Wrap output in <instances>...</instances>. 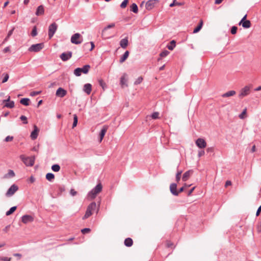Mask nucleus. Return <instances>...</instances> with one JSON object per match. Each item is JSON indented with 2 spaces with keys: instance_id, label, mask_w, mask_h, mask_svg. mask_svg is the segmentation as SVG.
<instances>
[{
  "instance_id": "nucleus-1",
  "label": "nucleus",
  "mask_w": 261,
  "mask_h": 261,
  "mask_svg": "<svg viewBox=\"0 0 261 261\" xmlns=\"http://www.w3.org/2000/svg\"><path fill=\"white\" fill-rule=\"evenodd\" d=\"M102 185L101 184H97L91 191L88 193V196L91 199H94L97 195L102 190Z\"/></svg>"
},
{
  "instance_id": "nucleus-2",
  "label": "nucleus",
  "mask_w": 261,
  "mask_h": 261,
  "mask_svg": "<svg viewBox=\"0 0 261 261\" xmlns=\"http://www.w3.org/2000/svg\"><path fill=\"white\" fill-rule=\"evenodd\" d=\"M96 204L95 202L91 203L87 207L85 215L83 219L85 220L89 218L93 214V212L96 209Z\"/></svg>"
},
{
  "instance_id": "nucleus-3",
  "label": "nucleus",
  "mask_w": 261,
  "mask_h": 261,
  "mask_svg": "<svg viewBox=\"0 0 261 261\" xmlns=\"http://www.w3.org/2000/svg\"><path fill=\"white\" fill-rule=\"evenodd\" d=\"M90 68V66L89 65H85L82 68H76L74 70V74L77 76H80L82 73L87 74L89 72Z\"/></svg>"
},
{
  "instance_id": "nucleus-4",
  "label": "nucleus",
  "mask_w": 261,
  "mask_h": 261,
  "mask_svg": "<svg viewBox=\"0 0 261 261\" xmlns=\"http://www.w3.org/2000/svg\"><path fill=\"white\" fill-rule=\"evenodd\" d=\"M20 158L28 166H32L34 164L35 156L25 157L24 155H21Z\"/></svg>"
},
{
  "instance_id": "nucleus-5",
  "label": "nucleus",
  "mask_w": 261,
  "mask_h": 261,
  "mask_svg": "<svg viewBox=\"0 0 261 261\" xmlns=\"http://www.w3.org/2000/svg\"><path fill=\"white\" fill-rule=\"evenodd\" d=\"M71 42L74 44H80L83 42V37L80 33H75L71 36Z\"/></svg>"
},
{
  "instance_id": "nucleus-6",
  "label": "nucleus",
  "mask_w": 261,
  "mask_h": 261,
  "mask_svg": "<svg viewBox=\"0 0 261 261\" xmlns=\"http://www.w3.org/2000/svg\"><path fill=\"white\" fill-rule=\"evenodd\" d=\"M44 47V43H40L32 45L29 48V51L31 52H38Z\"/></svg>"
},
{
  "instance_id": "nucleus-7",
  "label": "nucleus",
  "mask_w": 261,
  "mask_h": 261,
  "mask_svg": "<svg viewBox=\"0 0 261 261\" xmlns=\"http://www.w3.org/2000/svg\"><path fill=\"white\" fill-rule=\"evenodd\" d=\"M251 87L249 86H246L244 88H243L240 92V94H239V97L240 98H242L245 96L249 95L250 92Z\"/></svg>"
},
{
  "instance_id": "nucleus-8",
  "label": "nucleus",
  "mask_w": 261,
  "mask_h": 261,
  "mask_svg": "<svg viewBox=\"0 0 261 261\" xmlns=\"http://www.w3.org/2000/svg\"><path fill=\"white\" fill-rule=\"evenodd\" d=\"M58 28V25L55 22L52 23L48 28V37L50 39L56 33Z\"/></svg>"
},
{
  "instance_id": "nucleus-9",
  "label": "nucleus",
  "mask_w": 261,
  "mask_h": 261,
  "mask_svg": "<svg viewBox=\"0 0 261 261\" xmlns=\"http://www.w3.org/2000/svg\"><path fill=\"white\" fill-rule=\"evenodd\" d=\"M18 190V186L15 184H13L8 190L7 192L6 193V196L7 197L12 196Z\"/></svg>"
},
{
  "instance_id": "nucleus-10",
  "label": "nucleus",
  "mask_w": 261,
  "mask_h": 261,
  "mask_svg": "<svg viewBox=\"0 0 261 261\" xmlns=\"http://www.w3.org/2000/svg\"><path fill=\"white\" fill-rule=\"evenodd\" d=\"M196 146L200 149H203L206 146V141L202 138H198L195 141Z\"/></svg>"
},
{
  "instance_id": "nucleus-11",
  "label": "nucleus",
  "mask_w": 261,
  "mask_h": 261,
  "mask_svg": "<svg viewBox=\"0 0 261 261\" xmlns=\"http://www.w3.org/2000/svg\"><path fill=\"white\" fill-rule=\"evenodd\" d=\"M72 52L71 51H68L66 53H63L60 55V58L62 59L63 61H66L70 59L72 57Z\"/></svg>"
},
{
  "instance_id": "nucleus-12",
  "label": "nucleus",
  "mask_w": 261,
  "mask_h": 261,
  "mask_svg": "<svg viewBox=\"0 0 261 261\" xmlns=\"http://www.w3.org/2000/svg\"><path fill=\"white\" fill-rule=\"evenodd\" d=\"M21 221L23 223L27 224L29 222H33L34 218L31 215H25L21 217Z\"/></svg>"
},
{
  "instance_id": "nucleus-13",
  "label": "nucleus",
  "mask_w": 261,
  "mask_h": 261,
  "mask_svg": "<svg viewBox=\"0 0 261 261\" xmlns=\"http://www.w3.org/2000/svg\"><path fill=\"white\" fill-rule=\"evenodd\" d=\"M67 94L66 90H64L62 88H59L56 93L57 96L60 97H63Z\"/></svg>"
},
{
  "instance_id": "nucleus-14",
  "label": "nucleus",
  "mask_w": 261,
  "mask_h": 261,
  "mask_svg": "<svg viewBox=\"0 0 261 261\" xmlns=\"http://www.w3.org/2000/svg\"><path fill=\"white\" fill-rule=\"evenodd\" d=\"M177 185L176 184H171L170 186V190L171 193L175 196H177L179 194V192L176 190Z\"/></svg>"
},
{
  "instance_id": "nucleus-15",
  "label": "nucleus",
  "mask_w": 261,
  "mask_h": 261,
  "mask_svg": "<svg viewBox=\"0 0 261 261\" xmlns=\"http://www.w3.org/2000/svg\"><path fill=\"white\" fill-rule=\"evenodd\" d=\"M127 74L126 73H124L120 79V85L123 88L124 87H127Z\"/></svg>"
},
{
  "instance_id": "nucleus-16",
  "label": "nucleus",
  "mask_w": 261,
  "mask_h": 261,
  "mask_svg": "<svg viewBox=\"0 0 261 261\" xmlns=\"http://www.w3.org/2000/svg\"><path fill=\"white\" fill-rule=\"evenodd\" d=\"M156 0H149L146 3V8L147 10L152 9L156 3Z\"/></svg>"
},
{
  "instance_id": "nucleus-17",
  "label": "nucleus",
  "mask_w": 261,
  "mask_h": 261,
  "mask_svg": "<svg viewBox=\"0 0 261 261\" xmlns=\"http://www.w3.org/2000/svg\"><path fill=\"white\" fill-rule=\"evenodd\" d=\"M34 130L31 134V138L32 140H35L37 138L39 132L36 125H34Z\"/></svg>"
},
{
  "instance_id": "nucleus-18",
  "label": "nucleus",
  "mask_w": 261,
  "mask_h": 261,
  "mask_svg": "<svg viewBox=\"0 0 261 261\" xmlns=\"http://www.w3.org/2000/svg\"><path fill=\"white\" fill-rule=\"evenodd\" d=\"M108 126H103L99 134V142H101L107 131Z\"/></svg>"
},
{
  "instance_id": "nucleus-19",
  "label": "nucleus",
  "mask_w": 261,
  "mask_h": 261,
  "mask_svg": "<svg viewBox=\"0 0 261 261\" xmlns=\"http://www.w3.org/2000/svg\"><path fill=\"white\" fill-rule=\"evenodd\" d=\"M83 90L88 95L90 94L92 90V85L89 83L85 84L84 86Z\"/></svg>"
},
{
  "instance_id": "nucleus-20",
  "label": "nucleus",
  "mask_w": 261,
  "mask_h": 261,
  "mask_svg": "<svg viewBox=\"0 0 261 261\" xmlns=\"http://www.w3.org/2000/svg\"><path fill=\"white\" fill-rule=\"evenodd\" d=\"M128 44V38L125 37L121 39L120 41V45L122 48H126Z\"/></svg>"
},
{
  "instance_id": "nucleus-21",
  "label": "nucleus",
  "mask_w": 261,
  "mask_h": 261,
  "mask_svg": "<svg viewBox=\"0 0 261 261\" xmlns=\"http://www.w3.org/2000/svg\"><path fill=\"white\" fill-rule=\"evenodd\" d=\"M193 173V171L191 170H188L186 171L182 176V179L184 181H186L190 177V176Z\"/></svg>"
},
{
  "instance_id": "nucleus-22",
  "label": "nucleus",
  "mask_w": 261,
  "mask_h": 261,
  "mask_svg": "<svg viewBox=\"0 0 261 261\" xmlns=\"http://www.w3.org/2000/svg\"><path fill=\"white\" fill-rule=\"evenodd\" d=\"M115 27V23H112L109 25H108V26H107L106 27H105L103 30L102 31V37L105 39H108L109 38V37H107V36H105V32L108 29H110V28H112L113 27Z\"/></svg>"
},
{
  "instance_id": "nucleus-23",
  "label": "nucleus",
  "mask_w": 261,
  "mask_h": 261,
  "mask_svg": "<svg viewBox=\"0 0 261 261\" xmlns=\"http://www.w3.org/2000/svg\"><path fill=\"white\" fill-rule=\"evenodd\" d=\"M44 10L43 7L42 5L39 6L37 9L36 15L37 16L42 15L44 13Z\"/></svg>"
},
{
  "instance_id": "nucleus-24",
  "label": "nucleus",
  "mask_w": 261,
  "mask_h": 261,
  "mask_svg": "<svg viewBox=\"0 0 261 261\" xmlns=\"http://www.w3.org/2000/svg\"><path fill=\"white\" fill-rule=\"evenodd\" d=\"M236 91L233 90L229 91L225 93H224L222 96L223 97H227L229 96H233L236 94Z\"/></svg>"
},
{
  "instance_id": "nucleus-25",
  "label": "nucleus",
  "mask_w": 261,
  "mask_h": 261,
  "mask_svg": "<svg viewBox=\"0 0 261 261\" xmlns=\"http://www.w3.org/2000/svg\"><path fill=\"white\" fill-rule=\"evenodd\" d=\"M128 55H129V51L127 50L124 53V54L123 55V56L121 57L120 61H119L120 63H122L123 62H124L126 60V59L128 58Z\"/></svg>"
},
{
  "instance_id": "nucleus-26",
  "label": "nucleus",
  "mask_w": 261,
  "mask_h": 261,
  "mask_svg": "<svg viewBox=\"0 0 261 261\" xmlns=\"http://www.w3.org/2000/svg\"><path fill=\"white\" fill-rule=\"evenodd\" d=\"M133 243V240L131 238H128L124 240V244L127 247H130Z\"/></svg>"
},
{
  "instance_id": "nucleus-27",
  "label": "nucleus",
  "mask_w": 261,
  "mask_h": 261,
  "mask_svg": "<svg viewBox=\"0 0 261 261\" xmlns=\"http://www.w3.org/2000/svg\"><path fill=\"white\" fill-rule=\"evenodd\" d=\"M241 25L244 28L248 29L251 27V22L249 20H245L241 23Z\"/></svg>"
},
{
  "instance_id": "nucleus-28",
  "label": "nucleus",
  "mask_w": 261,
  "mask_h": 261,
  "mask_svg": "<svg viewBox=\"0 0 261 261\" xmlns=\"http://www.w3.org/2000/svg\"><path fill=\"white\" fill-rule=\"evenodd\" d=\"M175 46H176V42H175V40H172L170 42V44H168L167 45V48H168V49L172 50L174 48Z\"/></svg>"
},
{
  "instance_id": "nucleus-29",
  "label": "nucleus",
  "mask_w": 261,
  "mask_h": 261,
  "mask_svg": "<svg viewBox=\"0 0 261 261\" xmlns=\"http://www.w3.org/2000/svg\"><path fill=\"white\" fill-rule=\"evenodd\" d=\"M239 117L241 119H244L247 117V108H245L243 112L239 116Z\"/></svg>"
},
{
  "instance_id": "nucleus-30",
  "label": "nucleus",
  "mask_w": 261,
  "mask_h": 261,
  "mask_svg": "<svg viewBox=\"0 0 261 261\" xmlns=\"http://www.w3.org/2000/svg\"><path fill=\"white\" fill-rule=\"evenodd\" d=\"M130 11H133L135 13H137L138 12V8L137 5L133 3L130 6Z\"/></svg>"
},
{
  "instance_id": "nucleus-31",
  "label": "nucleus",
  "mask_w": 261,
  "mask_h": 261,
  "mask_svg": "<svg viewBox=\"0 0 261 261\" xmlns=\"http://www.w3.org/2000/svg\"><path fill=\"white\" fill-rule=\"evenodd\" d=\"M29 101H30V99L29 98H23L20 100V102L22 105L27 106L29 105Z\"/></svg>"
},
{
  "instance_id": "nucleus-32",
  "label": "nucleus",
  "mask_w": 261,
  "mask_h": 261,
  "mask_svg": "<svg viewBox=\"0 0 261 261\" xmlns=\"http://www.w3.org/2000/svg\"><path fill=\"white\" fill-rule=\"evenodd\" d=\"M203 25V21L202 20H200V23L199 25L194 30L193 33H197L201 29Z\"/></svg>"
},
{
  "instance_id": "nucleus-33",
  "label": "nucleus",
  "mask_w": 261,
  "mask_h": 261,
  "mask_svg": "<svg viewBox=\"0 0 261 261\" xmlns=\"http://www.w3.org/2000/svg\"><path fill=\"white\" fill-rule=\"evenodd\" d=\"M46 178L48 181H51L55 178V176L54 174L51 173H48L46 175Z\"/></svg>"
},
{
  "instance_id": "nucleus-34",
  "label": "nucleus",
  "mask_w": 261,
  "mask_h": 261,
  "mask_svg": "<svg viewBox=\"0 0 261 261\" xmlns=\"http://www.w3.org/2000/svg\"><path fill=\"white\" fill-rule=\"evenodd\" d=\"M15 106L14 102L13 101H10L8 102H6L4 106V107L8 108H13Z\"/></svg>"
},
{
  "instance_id": "nucleus-35",
  "label": "nucleus",
  "mask_w": 261,
  "mask_h": 261,
  "mask_svg": "<svg viewBox=\"0 0 261 261\" xmlns=\"http://www.w3.org/2000/svg\"><path fill=\"white\" fill-rule=\"evenodd\" d=\"M15 176V173L14 171L12 170H9L7 174L5 175V177L8 178V177H12Z\"/></svg>"
},
{
  "instance_id": "nucleus-36",
  "label": "nucleus",
  "mask_w": 261,
  "mask_h": 261,
  "mask_svg": "<svg viewBox=\"0 0 261 261\" xmlns=\"http://www.w3.org/2000/svg\"><path fill=\"white\" fill-rule=\"evenodd\" d=\"M16 208L17 207L16 206L11 207L10 209L6 212V215L7 216H9L11 215L13 212H14Z\"/></svg>"
},
{
  "instance_id": "nucleus-37",
  "label": "nucleus",
  "mask_w": 261,
  "mask_h": 261,
  "mask_svg": "<svg viewBox=\"0 0 261 261\" xmlns=\"http://www.w3.org/2000/svg\"><path fill=\"white\" fill-rule=\"evenodd\" d=\"M3 78L2 80V83H6L9 79V75L7 73H4L2 75Z\"/></svg>"
},
{
  "instance_id": "nucleus-38",
  "label": "nucleus",
  "mask_w": 261,
  "mask_h": 261,
  "mask_svg": "<svg viewBox=\"0 0 261 261\" xmlns=\"http://www.w3.org/2000/svg\"><path fill=\"white\" fill-rule=\"evenodd\" d=\"M51 169L55 172H58L60 170V166L58 164L53 165Z\"/></svg>"
},
{
  "instance_id": "nucleus-39",
  "label": "nucleus",
  "mask_w": 261,
  "mask_h": 261,
  "mask_svg": "<svg viewBox=\"0 0 261 261\" xmlns=\"http://www.w3.org/2000/svg\"><path fill=\"white\" fill-rule=\"evenodd\" d=\"M14 28H13L12 29H11V30H10L7 34V36H6V37L5 38V40H4V42H6L7 41L9 38H10V37L12 35V34H13V32L14 31Z\"/></svg>"
},
{
  "instance_id": "nucleus-40",
  "label": "nucleus",
  "mask_w": 261,
  "mask_h": 261,
  "mask_svg": "<svg viewBox=\"0 0 261 261\" xmlns=\"http://www.w3.org/2000/svg\"><path fill=\"white\" fill-rule=\"evenodd\" d=\"M77 123V116L76 114L73 115V122L72 124V127H74L76 126Z\"/></svg>"
},
{
  "instance_id": "nucleus-41",
  "label": "nucleus",
  "mask_w": 261,
  "mask_h": 261,
  "mask_svg": "<svg viewBox=\"0 0 261 261\" xmlns=\"http://www.w3.org/2000/svg\"><path fill=\"white\" fill-rule=\"evenodd\" d=\"M169 54V51L167 50H165L163 51L162 53H161L160 55L161 57L164 58L168 56Z\"/></svg>"
},
{
  "instance_id": "nucleus-42",
  "label": "nucleus",
  "mask_w": 261,
  "mask_h": 261,
  "mask_svg": "<svg viewBox=\"0 0 261 261\" xmlns=\"http://www.w3.org/2000/svg\"><path fill=\"white\" fill-rule=\"evenodd\" d=\"M99 84L102 88L103 90L107 87L106 84L102 80H99Z\"/></svg>"
},
{
  "instance_id": "nucleus-43",
  "label": "nucleus",
  "mask_w": 261,
  "mask_h": 261,
  "mask_svg": "<svg viewBox=\"0 0 261 261\" xmlns=\"http://www.w3.org/2000/svg\"><path fill=\"white\" fill-rule=\"evenodd\" d=\"M37 35V27L36 26H34L32 31L31 32V35L33 37H35Z\"/></svg>"
},
{
  "instance_id": "nucleus-44",
  "label": "nucleus",
  "mask_w": 261,
  "mask_h": 261,
  "mask_svg": "<svg viewBox=\"0 0 261 261\" xmlns=\"http://www.w3.org/2000/svg\"><path fill=\"white\" fill-rule=\"evenodd\" d=\"M128 2V0H124L120 5V7L122 9L125 8Z\"/></svg>"
},
{
  "instance_id": "nucleus-45",
  "label": "nucleus",
  "mask_w": 261,
  "mask_h": 261,
  "mask_svg": "<svg viewBox=\"0 0 261 261\" xmlns=\"http://www.w3.org/2000/svg\"><path fill=\"white\" fill-rule=\"evenodd\" d=\"M159 113L155 112L152 114V115H151V117L152 119H156L159 118Z\"/></svg>"
},
{
  "instance_id": "nucleus-46",
  "label": "nucleus",
  "mask_w": 261,
  "mask_h": 261,
  "mask_svg": "<svg viewBox=\"0 0 261 261\" xmlns=\"http://www.w3.org/2000/svg\"><path fill=\"white\" fill-rule=\"evenodd\" d=\"M182 171H179L176 174V180L178 182L180 179V176L181 174Z\"/></svg>"
},
{
  "instance_id": "nucleus-47",
  "label": "nucleus",
  "mask_w": 261,
  "mask_h": 261,
  "mask_svg": "<svg viewBox=\"0 0 261 261\" xmlns=\"http://www.w3.org/2000/svg\"><path fill=\"white\" fill-rule=\"evenodd\" d=\"M143 81V77L142 76L139 77L135 82V85L140 84Z\"/></svg>"
},
{
  "instance_id": "nucleus-48",
  "label": "nucleus",
  "mask_w": 261,
  "mask_h": 261,
  "mask_svg": "<svg viewBox=\"0 0 261 261\" xmlns=\"http://www.w3.org/2000/svg\"><path fill=\"white\" fill-rule=\"evenodd\" d=\"M20 119H21V120H22L23 121V123L24 124L28 123L27 118L26 116L22 115L20 116Z\"/></svg>"
},
{
  "instance_id": "nucleus-49",
  "label": "nucleus",
  "mask_w": 261,
  "mask_h": 261,
  "mask_svg": "<svg viewBox=\"0 0 261 261\" xmlns=\"http://www.w3.org/2000/svg\"><path fill=\"white\" fill-rule=\"evenodd\" d=\"M41 91H33L31 93H30V95L31 96H36L37 95H39L41 93Z\"/></svg>"
},
{
  "instance_id": "nucleus-50",
  "label": "nucleus",
  "mask_w": 261,
  "mask_h": 261,
  "mask_svg": "<svg viewBox=\"0 0 261 261\" xmlns=\"http://www.w3.org/2000/svg\"><path fill=\"white\" fill-rule=\"evenodd\" d=\"M238 28L236 26H233L231 29V33L232 34H236Z\"/></svg>"
},
{
  "instance_id": "nucleus-51",
  "label": "nucleus",
  "mask_w": 261,
  "mask_h": 261,
  "mask_svg": "<svg viewBox=\"0 0 261 261\" xmlns=\"http://www.w3.org/2000/svg\"><path fill=\"white\" fill-rule=\"evenodd\" d=\"M90 231L91 230L89 228H85L81 230V232L83 234L89 233Z\"/></svg>"
},
{
  "instance_id": "nucleus-52",
  "label": "nucleus",
  "mask_w": 261,
  "mask_h": 261,
  "mask_svg": "<svg viewBox=\"0 0 261 261\" xmlns=\"http://www.w3.org/2000/svg\"><path fill=\"white\" fill-rule=\"evenodd\" d=\"M13 140V137L8 136L6 137L5 139V141L6 142H10L12 141Z\"/></svg>"
},
{
  "instance_id": "nucleus-53",
  "label": "nucleus",
  "mask_w": 261,
  "mask_h": 261,
  "mask_svg": "<svg viewBox=\"0 0 261 261\" xmlns=\"http://www.w3.org/2000/svg\"><path fill=\"white\" fill-rule=\"evenodd\" d=\"M205 153V152L203 150H200L198 151V156L199 158H200L201 156H203Z\"/></svg>"
},
{
  "instance_id": "nucleus-54",
  "label": "nucleus",
  "mask_w": 261,
  "mask_h": 261,
  "mask_svg": "<svg viewBox=\"0 0 261 261\" xmlns=\"http://www.w3.org/2000/svg\"><path fill=\"white\" fill-rule=\"evenodd\" d=\"M206 151L210 153H213L214 151V148L213 147H208L206 149Z\"/></svg>"
},
{
  "instance_id": "nucleus-55",
  "label": "nucleus",
  "mask_w": 261,
  "mask_h": 261,
  "mask_svg": "<svg viewBox=\"0 0 261 261\" xmlns=\"http://www.w3.org/2000/svg\"><path fill=\"white\" fill-rule=\"evenodd\" d=\"M11 258L10 257H2L0 258V260H3V261H10Z\"/></svg>"
},
{
  "instance_id": "nucleus-56",
  "label": "nucleus",
  "mask_w": 261,
  "mask_h": 261,
  "mask_svg": "<svg viewBox=\"0 0 261 261\" xmlns=\"http://www.w3.org/2000/svg\"><path fill=\"white\" fill-rule=\"evenodd\" d=\"M70 194L72 196H75L77 194V192L74 189H72L70 190Z\"/></svg>"
},
{
  "instance_id": "nucleus-57",
  "label": "nucleus",
  "mask_w": 261,
  "mask_h": 261,
  "mask_svg": "<svg viewBox=\"0 0 261 261\" xmlns=\"http://www.w3.org/2000/svg\"><path fill=\"white\" fill-rule=\"evenodd\" d=\"M9 51H10V46H7V47H5L3 49V52L4 53H6L9 52Z\"/></svg>"
},
{
  "instance_id": "nucleus-58",
  "label": "nucleus",
  "mask_w": 261,
  "mask_h": 261,
  "mask_svg": "<svg viewBox=\"0 0 261 261\" xmlns=\"http://www.w3.org/2000/svg\"><path fill=\"white\" fill-rule=\"evenodd\" d=\"M246 17H247V15H245L243 18L242 19H241V20L240 21V22H239V25H241V23L243 22V21H245V20H246Z\"/></svg>"
},
{
  "instance_id": "nucleus-59",
  "label": "nucleus",
  "mask_w": 261,
  "mask_h": 261,
  "mask_svg": "<svg viewBox=\"0 0 261 261\" xmlns=\"http://www.w3.org/2000/svg\"><path fill=\"white\" fill-rule=\"evenodd\" d=\"M10 227V225H8L6 227H5V228L3 229V231L7 233L9 230Z\"/></svg>"
},
{
  "instance_id": "nucleus-60",
  "label": "nucleus",
  "mask_w": 261,
  "mask_h": 261,
  "mask_svg": "<svg viewBox=\"0 0 261 261\" xmlns=\"http://www.w3.org/2000/svg\"><path fill=\"white\" fill-rule=\"evenodd\" d=\"M90 44H91V48L90 49V50L91 51L92 50L94 47H95V45H94V43H93V42H90Z\"/></svg>"
},
{
  "instance_id": "nucleus-61",
  "label": "nucleus",
  "mask_w": 261,
  "mask_h": 261,
  "mask_svg": "<svg viewBox=\"0 0 261 261\" xmlns=\"http://www.w3.org/2000/svg\"><path fill=\"white\" fill-rule=\"evenodd\" d=\"M257 229L258 232L261 231V222L257 225Z\"/></svg>"
},
{
  "instance_id": "nucleus-62",
  "label": "nucleus",
  "mask_w": 261,
  "mask_h": 261,
  "mask_svg": "<svg viewBox=\"0 0 261 261\" xmlns=\"http://www.w3.org/2000/svg\"><path fill=\"white\" fill-rule=\"evenodd\" d=\"M261 212V205L259 206V207L258 208V210H257L256 215L258 216L260 214V212Z\"/></svg>"
},
{
  "instance_id": "nucleus-63",
  "label": "nucleus",
  "mask_w": 261,
  "mask_h": 261,
  "mask_svg": "<svg viewBox=\"0 0 261 261\" xmlns=\"http://www.w3.org/2000/svg\"><path fill=\"white\" fill-rule=\"evenodd\" d=\"M195 187H193L192 188L188 193V196H190L191 195V194H192V193L193 192V191L194 190Z\"/></svg>"
},
{
  "instance_id": "nucleus-64",
  "label": "nucleus",
  "mask_w": 261,
  "mask_h": 261,
  "mask_svg": "<svg viewBox=\"0 0 261 261\" xmlns=\"http://www.w3.org/2000/svg\"><path fill=\"white\" fill-rule=\"evenodd\" d=\"M11 101V100H10V96H9L8 97L7 99H5V100H4L3 101V102H5V103H6V102H9V101Z\"/></svg>"
}]
</instances>
